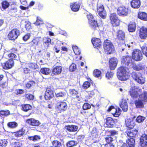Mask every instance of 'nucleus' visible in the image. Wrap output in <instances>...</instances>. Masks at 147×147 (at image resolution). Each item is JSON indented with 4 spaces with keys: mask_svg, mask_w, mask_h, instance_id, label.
Here are the masks:
<instances>
[{
    "mask_svg": "<svg viewBox=\"0 0 147 147\" xmlns=\"http://www.w3.org/2000/svg\"><path fill=\"white\" fill-rule=\"evenodd\" d=\"M139 99L136 100L134 101V104L137 108H143L144 107V104L147 102V91H144L140 94Z\"/></svg>",
    "mask_w": 147,
    "mask_h": 147,
    "instance_id": "obj_1",
    "label": "nucleus"
},
{
    "mask_svg": "<svg viewBox=\"0 0 147 147\" xmlns=\"http://www.w3.org/2000/svg\"><path fill=\"white\" fill-rule=\"evenodd\" d=\"M87 18L91 29L94 31L98 30L99 26L97 21L94 19L91 13L88 14Z\"/></svg>",
    "mask_w": 147,
    "mask_h": 147,
    "instance_id": "obj_2",
    "label": "nucleus"
},
{
    "mask_svg": "<svg viewBox=\"0 0 147 147\" xmlns=\"http://www.w3.org/2000/svg\"><path fill=\"white\" fill-rule=\"evenodd\" d=\"M128 68L124 66H121L118 69V71L121 75H119L117 76L119 80L121 81H125L128 78V72L127 71Z\"/></svg>",
    "mask_w": 147,
    "mask_h": 147,
    "instance_id": "obj_3",
    "label": "nucleus"
},
{
    "mask_svg": "<svg viewBox=\"0 0 147 147\" xmlns=\"http://www.w3.org/2000/svg\"><path fill=\"white\" fill-rule=\"evenodd\" d=\"M142 90L141 88L136 86L131 87L129 91V94L133 99H136L139 97V92L142 93Z\"/></svg>",
    "mask_w": 147,
    "mask_h": 147,
    "instance_id": "obj_4",
    "label": "nucleus"
},
{
    "mask_svg": "<svg viewBox=\"0 0 147 147\" xmlns=\"http://www.w3.org/2000/svg\"><path fill=\"white\" fill-rule=\"evenodd\" d=\"M20 34V30L17 28H14L9 32L7 38L9 40L14 41L18 38Z\"/></svg>",
    "mask_w": 147,
    "mask_h": 147,
    "instance_id": "obj_5",
    "label": "nucleus"
},
{
    "mask_svg": "<svg viewBox=\"0 0 147 147\" xmlns=\"http://www.w3.org/2000/svg\"><path fill=\"white\" fill-rule=\"evenodd\" d=\"M131 77L135 81L140 84H143L145 82V78L143 77L140 72H133L131 74Z\"/></svg>",
    "mask_w": 147,
    "mask_h": 147,
    "instance_id": "obj_6",
    "label": "nucleus"
},
{
    "mask_svg": "<svg viewBox=\"0 0 147 147\" xmlns=\"http://www.w3.org/2000/svg\"><path fill=\"white\" fill-rule=\"evenodd\" d=\"M110 23L113 27L118 26L120 25V20L115 13H111L109 16Z\"/></svg>",
    "mask_w": 147,
    "mask_h": 147,
    "instance_id": "obj_7",
    "label": "nucleus"
},
{
    "mask_svg": "<svg viewBox=\"0 0 147 147\" xmlns=\"http://www.w3.org/2000/svg\"><path fill=\"white\" fill-rule=\"evenodd\" d=\"M103 48L105 51L107 52L108 54H111L114 50L113 44L110 40L108 39L105 40Z\"/></svg>",
    "mask_w": 147,
    "mask_h": 147,
    "instance_id": "obj_8",
    "label": "nucleus"
},
{
    "mask_svg": "<svg viewBox=\"0 0 147 147\" xmlns=\"http://www.w3.org/2000/svg\"><path fill=\"white\" fill-rule=\"evenodd\" d=\"M132 59L136 61H141L143 58V55L141 51L138 49H135L131 53Z\"/></svg>",
    "mask_w": 147,
    "mask_h": 147,
    "instance_id": "obj_9",
    "label": "nucleus"
},
{
    "mask_svg": "<svg viewBox=\"0 0 147 147\" xmlns=\"http://www.w3.org/2000/svg\"><path fill=\"white\" fill-rule=\"evenodd\" d=\"M67 107V105L66 102L60 101L57 103L55 109L58 113H61L65 111Z\"/></svg>",
    "mask_w": 147,
    "mask_h": 147,
    "instance_id": "obj_10",
    "label": "nucleus"
},
{
    "mask_svg": "<svg viewBox=\"0 0 147 147\" xmlns=\"http://www.w3.org/2000/svg\"><path fill=\"white\" fill-rule=\"evenodd\" d=\"M54 95L53 88L51 86L47 87L46 88L44 96L45 99L49 100L53 97Z\"/></svg>",
    "mask_w": 147,
    "mask_h": 147,
    "instance_id": "obj_11",
    "label": "nucleus"
},
{
    "mask_svg": "<svg viewBox=\"0 0 147 147\" xmlns=\"http://www.w3.org/2000/svg\"><path fill=\"white\" fill-rule=\"evenodd\" d=\"M117 12V14L119 16H127L128 14V9L125 6H120L118 7Z\"/></svg>",
    "mask_w": 147,
    "mask_h": 147,
    "instance_id": "obj_12",
    "label": "nucleus"
},
{
    "mask_svg": "<svg viewBox=\"0 0 147 147\" xmlns=\"http://www.w3.org/2000/svg\"><path fill=\"white\" fill-rule=\"evenodd\" d=\"M26 122L29 125L34 127H38L41 124V123L39 120L33 118L27 119Z\"/></svg>",
    "mask_w": 147,
    "mask_h": 147,
    "instance_id": "obj_13",
    "label": "nucleus"
},
{
    "mask_svg": "<svg viewBox=\"0 0 147 147\" xmlns=\"http://www.w3.org/2000/svg\"><path fill=\"white\" fill-rule=\"evenodd\" d=\"M138 35L142 40H145L147 38V28L142 27L139 29Z\"/></svg>",
    "mask_w": 147,
    "mask_h": 147,
    "instance_id": "obj_14",
    "label": "nucleus"
},
{
    "mask_svg": "<svg viewBox=\"0 0 147 147\" xmlns=\"http://www.w3.org/2000/svg\"><path fill=\"white\" fill-rule=\"evenodd\" d=\"M121 61L122 64L128 66L129 64L132 63V58L129 56H124L121 59Z\"/></svg>",
    "mask_w": 147,
    "mask_h": 147,
    "instance_id": "obj_15",
    "label": "nucleus"
},
{
    "mask_svg": "<svg viewBox=\"0 0 147 147\" xmlns=\"http://www.w3.org/2000/svg\"><path fill=\"white\" fill-rule=\"evenodd\" d=\"M118 60L115 57H112L109 59V67L111 70H114L117 66Z\"/></svg>",
    "mask_w": 147,
    "mask_h": 147,
    "instance_id": "obj_16",
    "label": "nucleus"
},
{
    "mask_svg": "<svg viewBox=\"0 0 147 147\" xmlns=\"http://www.w3.org/2000/svg\"><path fill=\"white\" fill-rule=\"evenodd\" d=\"M91 42L95 48L98 49L100 48L102 46V42L100 38H93L91 39Z\"/></svg>",
    "mask_w": 147,
    "mask_h": 147,
    "instance_id": "obj_17",
    "label": "nucleus"
},
{
    "mask_svg": "<svg viewBox=\"0 0 147 147\" xmlns=\"http://www.w3.org/2000/svg\"><path fill=\"white\" fill-rule=\"evenodd\" d=\"M140 144L141 147H147V135L142 134L140 138Z\"/></svg>",
    "mask_w": 147,
    "mask_h": 147,
    "instance_id": "obj_18",
    "label": "nucleus"
},
{
    "mask_svg": "<svg viewBox=\"0 0 147 147\" xmlns=\"http://www.w3.org/2000/svg\"><path fill=\"white\" fill-rule=\"evenodd\" d=\"M3 65V68L5 69L11 68L14 65V61L12 59H9L5 62Z\"/></svg>",
    "mask_w": 147,
    "mask_h": 147,
    "instance_id": "obj_19",
    "label": "nucleus"
},
{
    "mask_svg": "<svg viewBox=\"0 0 147 147\" xmlns=\"http://www.w3.org/2000/svg\"><path fill=\"white\" fill-rule=\"evenodd\" d=\"M62 71V67L61 66H56L52 69L53 76H57L60 74Z\"/></svg>",
    "mask_w": 147,
    "mask_h": 147,
    "instance_id": "obj_20",
    "label": "nucleus"
},
{
    "mask_svg": "<svg viewBox=\"0 0 147 147\" xmlns=\"http://www.w3.org/2000/svg\"><path fill=\"white\" fill-rule=\"evenodd\" d=\"M80 5V3L79 2H76L71 3L70 7L72 11L76 12L79 10Z\"/></svg>",
    "mask_w": 147,
    "mask_h": 147,
    "instance_id": "obj_21",
    "label": "nucleus"
},
{
    "mask_svg": "<svg viewBox=\"0 0 147 147\" xmlns=\"http://www.w3.org/2000/svg\"><path fill=\"white\" fill-rule=\"evenodd\" d=\"M43 46L45 49H47L51 44V39L49 38L45 37L43 39Z\"/></svg>",
    "mask_w": 147,
    "mask_h": 147,
    "instance_id": "obj_22",
    "label": "nucleus"
},
{
    "mask_svg": "<svg viewBox=\"0 0 147 147\" xmlns=\"http://www.w3.org/2000/svg\"><path fill=\"white\" fill-rule=\"evenodd\" d=\"M138 131L136 129H135L130 131V130L127 129L125 133L130 138H135L136 136H137Z\"/></svg>",
    "mask_w": 147,
    "mask_h": 147,
    "instance_id": "obj_23",
    "label": "nucleus"
},
{
    "mask_svg": "<svg viewBox=\"0 0 147 147\" xmlns=\"http://www.w3.org/2000/svg\"><path fill=\"white\" fill-rule=\"evenodd\" d=\"M78 127L74 125H68L65 126V128L69 132H74L77 131Z\"/></svg>",
    "mask_w": 147,
    "mask_h": 147,
    "instance_id": "obj_24",
    "label": "nucleus"
},
{
    "mask_svg": "<svg viewBox=\"0 0 147 147\" xmlns=\"http://www.w3.org/2000/svg\"><path fill=\"white\" fill-rule=\"evenodd\" d=\"M131 7L134 9H138L141 5V2L140 0H132L130 2Z\"/></svg>",
    "mask_w": 147,
    "mask_h": 147,
    "instance_id": "obj_25",
    "label": "nucleus"
},
{
    "mask_svg": "<svg viewBox=\"0 0 147 147\" xmlns=\"http://www.w3.org/2000/svg\"><path fill=\"white\" fill-rule=\"evenodd\" d=\"M120 106L124 112H126L128 109V107L127 101L124 99H121L120 104Z\"/></svg>",
    "mask_w": 147,
    "mask_h": 147,
    "instance_id": "obj_26",
    "label": "nucleus"
},
{
    "mask_svg": "<svg viewBox=\"0 0 147 147\" xmlns=\"http://www.w3.org/2000/svg\"><path fill=\"white\" fill-rule=\"evenodd\" d=\"M116 38L119 40H124L125 34V33L121 30H119L116 35Z\"/></svg>",
    "mask_w": 147,
    "mask_h": 147,
    "instance_id": "obj_27",
    "label": "nucleus"
},
{
    "mask_svg": "<svg viewBox=\"0 0 147 147\" xmlns=\"http://www.w3.org/2000/svg\"><path fill=\"white\" fill-rule=\"evenodd\" d=\"M125 124L127 129L130 130L134 128L135 126V123L133 121H131L130 119H127L125 121Z\"/></svg>",
    "mask_w": 147,
    "mask_h": 147,
    "instance_id": "obj_28",
    "label": "nucleus"
},
{
    "mask_svg": "<svg viewBox=\"0 0 147 147\" xmlns=\"http://www.w3.org/2000/svg\"><path fill=\"white\" fill-rule=\"evenodd\" d=\"M21 109L23 111L27 112L31 110L32 109V106L28 104H22L21 105Z\"/></svg>",
    "mask_w": 147,
    "mask_h": 147,
    "instance_id": "obj_29",
    "label": "nucleus"
},
{
    "mask_svg": "<svg viewBox=\"0 0 147 147\" xmlns=\"http://www.w3.org/2000/svg\"><path fill=\"white\" fill-rule=\"evenodd\" d=\"M132 67L133 69L137 71H139L144 69L145 67L141 63H139L137 64H134Z\"/></svg>",
    "mask_w": 147,
    "mask_h": 147,
    "instance_id": "obj_30",
    "label": "nucleus"
},
{
    "mask_svg": "<svg viewBox=\"0 0 147 147\" xmlns=\"http://www.w3.org/2000/svg\"><path fill=\"white\" fill-rule=\"evenodd\" d=\"M25 130L22 127L18 131L14 132L13 134L16 137H20L23 136L25 134Z\"/></svg>",
    "mask_w": 147,
    "mask_h": 147,
    "instance_id": "obj_31",
    "label": "nucleus"
},
{
    "mask_svg": "<svg viewBox=\"0 0 147 147\" xmlns=\"http://www.w3.org/2000/svg\"><path fill=\"white\" fill-rule=\"evenodd\" d=\"M39 42V40L38 38L37 37H34L31 41L29 42L28 44L29 46L31 47L38 45Z\"/></svg>",
    "mask_w": 147,
    "mask_h": 147,
    "instance_id": "obj_32",
    "label": "nucleus"
},
{
    "mask_svg": "<svg viewBox=\"0 0 147 147\" xmlns=\"http://www.w3.org/2000/svg\"><path fill=\"white\" fill-rule=\"evenodd\" d=\"M138 18L142 20L147 21V13L144 12H139L138 15Z\"/></svg>",
    "mask_w": 147,
    "mask_h": 147,
    "instance_id": "obj_33",
    "label": "nucleus"
},
{
    "mask_svg": "<svg viewBox=\"0 0 147 147\" xmlns=\"http://www.w3.org/2000/svg\"><path fill=\"white\" fill-rule=\"evenodd\" d=\"M136 27L135 22H131L128 25V30L130 32H134L136 30Z\"/></svg>",
    "mask_w": 147,
    "mask_h": 147,
    "instance_id": "obj_34",
    "label": "nucleus"
},
{
    "mask_svg": "<svg viewBox=\"0 0 147 147\" xmlns=\"http://www.w3.org/2000/svg\"><path fill=\"white\" fill-rule=\"evenodd\" d=\"M115 123L114 120L111 117H108L106 119V124L109 127H112Z\"/></svg>",
    "mask_w": 147,
    "mask_h": 147,
    "instance_id": "obj_35",
    "label": "nucleus"
},
{
    "mask_svg": "<svg viewBox=\"0 0 147 147\" xmlns=\"http://www.w3.org/2000/svg\"><path fill=\"white\" fill-rule=\"evenodd\" d=\"M91 137L92 138V140H94V142H96L98 141V135L96 131L92 130L91 131Z\"/></svg>",
    "mask_w": 147,
    "mask_h": 147,
    "instance_id": "obj_36",
    "label": "nucleus"
},
{
    "mask_svg": "<svg viewBox=\"0 0 147 147\" xmlns=\"http://www.w3.org/2000/svg\"><path fill=\"white\" fill-rule=\"evenodd\" d=\"M126 143L128 146L129 147H135V140L133 138H128L126 140Z\"/></svg>",
    "mask_w": 147,
    "mask_h": 147,
    "instance_id": "obj_37",
    "label": "nucleus"
},
{
    "mask_svg": "<svg viewBox=\"0 0 147 147\" xmlns=\"http://www.w3.org/2000/svg\"><path fill=\"white\" fill-rule=\"evenodd\" d=\"M10 114V111L8 110H0V117L4 118Z\"/></svg>",
    "mask_w": 147,
    "mask_h": 147,
    "instance_id": "obj_38",
    "label": "nucleus"
},
{
    "mask_svg": "<svg viewBox=\"0 0 147 147\" xmlns=\"http://www.w3.org/2000/svg\"><path fill=\"white\" fill-rule=\"evenodd\" d=\"M28 67L31 71H34L35 69L38 68V66L35 63H30L28 64Z\"/></svg>",
    "mask_w": 147,
    "mask_h": 147,
    "instance_id": "obj_39",
    "label": "nucleus"
},
{
    "mask_svg": "<svg viewBox=\"0 0 147 147\" xmlns=\"http://www.w3.org/2000/svg\"><path fill=\"white\" fill-rule=\"evenodd\" d=\"M69 92L70 95L73 98H76V97L77 96L78 94V91L73 89H69Z\"/></svg>",
    "mask_w": 147,
    "mask_h": 147,
    "instance_id": "obj_40",
    "label": "nucleus"
},
{
    "mask_svg": "<svg viewBox=\"0 0 147 147\" xmlns=\"http://www.w3.org/2000/svg\"><path fill=\"white\" fill-rule=\"evenodd\" d=\"M120 111L121 109L119 108L115 107V109L113 110L112 114L114 117H117L120 114Z\"/></svg>",
    "mask_w": 147,
    "mask_h": 147,
    "instance_id": "obj_41",
    "label": "nucleus"
},
{
    "mask_svg": "<svg viewBox=\"0 0 147 147\" xmlns=\"http://www.w3.org/2000/svg\"><path fill=\"white\" fill-rule=\"evenodd\" d=\"M85 110H81L80 112V113L85 117H88L92 115V113L90 111H84Z\"/></svg>",
    "mask_w": 147,
    "mask_h": 147,
    "instance_id": "obj_42",
    "label": "nucleus"
},
{
    "mask_svg": "<svg viewBox=\"0 0 147 147\" xmlns=\"http://www.w3.org/2000/svg\"><path fill=\"white\" fill-rule=\"evenodd\" d=\"M50 71L49 68L43 67L40 69V71L42 74L48 75L49 74Z\"/></svg>",
    "mask_w": 147,
    "mask_h": 147,
    "instance_id": "obj_43",
    "label": "nucleus"
},
{
    "mask_svg": "<svg viewBox=\"0 0 147 147\" xmlns=\"http://www.w3.org/2000/svg\"><path fill=\"white\" fill-rule=\"evenodd\" d=\"M7 125L10 128H14L18 126V124L15 121L10 122L7 123Z\"/></svg>",
    "mask_w": 147,
    "mask_h": 147,
    "instance_id": "obj_44",
    "label": "nucleus"
},
{
    "mask_svg": "<svg viewBox=\"0 0 147 147\" xmlns=\"http://www.w3.org/2000/svg\"><path fill=\"white\" fill-rule=\"evenodd\" d=\"M40 139V136L37 135H35L34 136H29L28 137V139L30 140L36 142L38 141Z\"/></svg>",
    "mask_w": 147,
    "mask_h": 147,
    "instance_id": "obj_45",
    "label": "nucleus"
},
{
    "mask_svg": "<svg viewBox=\"0 0 147 147\" xmlns=\"http://www.w3.org/2000/svg\"><path fill=\"white\" fill-rule=\"evenodd\" d=\"M78 143L77 142L74 140H71L67 142L66 144L67 147H72L77 145Z\"/></svg>",
    "mask_w": 147,
    "mask_h": 147,
    "instance_id": "obj_46",
    "label": "nucleus"
},
{
    "mask_svg": "<svg viewBox=\"0 0 147 147\" xmlns=\"http://www.w3.org/2000/svg\"><path fill=\"white\" fill-rule=\"evenodd\" d=\"M53 147H61L62 145L61 143L57 140H54L52 142Z\"/></svg>",
    "mask_w": 147,
    "mask_h": 147,
    "instance_id": "obj_47",
    "label": "nucleus"
},
{
    "mask_svg": "<svg viewBox=\"0 0 147 147\" xmlns=\"http://www.w3.org/2000/svg\"><path fill=\"white\" fill-rule=\"evenodd\" d=\"M35 84V82L34 81L30 80L26 84L25 86L27 89H29L32 86H34Z\"/></svg>",
    "mask_w": 147,
    "mask_h": 147,
    "instance_id": "obj_48",
    "label": "nucleus"
},
{
    "mask_svg": "<svg viewBox=\"0 0 147 147\" xmlns=\"http://www.w3.org/2000/svg\"><path fill=\"white\" fill-rule=\"evenodd\" d=\"M17 55L18 54L10 52L7 55V56L10 58V59H12L13 60H16L17 58Z\"/></svg>",
    "mask_w": 147,
    "mask_h": 147,
    "instance_id": "obj_49",
    "label": "nucleus"
},
{
    "mask_svg": "<svg viewBox=\"0 0 147 147\" xmlns=\"http://www.w3.org/2000/svg\"><path fill=\"white\" fill-rule=\"evenodd\" d=\"M93 75L95 77L98 78L100 77L101 76V71L97 69L94 70L93 73Z\"/></svg>",
    "mask_w": 147,
    "mask_h": 147,
    "instance_id": "obj_50",
    "label": "nucleus"
},
{
    "mask_svg": "<svg viewBox=\"0 0 147 147\" xmlns=\"http://www.w3.org/2000/svg\"><path fill=\"white\" fill-rule=\"evenodd\" d=\"M43 21L42 19L39 16L36 17V20L34 24L36 26H39L41 24H43Z\"/></svg>",
    "mask_w": 147,
    "mask_h": 147,
    "instance_id": "obj_51",
    "label": "nucleus"
},
{
    "mask_svg": "<svg viewBox=\"0 0 147 147\" xmlns=\"http://www.w3.org/2000/svg\"><path fill=\"white\" fill-rule=\"evenodd\" d=\"M10 145L11 147H22L21 143L18 142H11Z\"/></svg>",
    "mask_w": 147,
    "mask_h": 147,
    "instance_id": "obj_52",
    "label": "nucleus"
},
{
    "mask_svg": "<svg viewBox=\"0 0 147 147\" xmlns=\"http://www.w3.org/2000/svg\"><path fill=\"white\" fill-rule=\"evenodd\" d=\"M26 98L29 101L33 100L34 98V96L31 94H27L25 95Z\"/></svg>",
    "mask_w": 147,
    "mask_h": 147,
    "instance_id": "obj_53",
    "label": "nucleus"
},
{
    "mask_svg": "<svg viewBox=\"0 0 147 147\" xmlns=\"http://www.w3.org/2000/svg\"><path fill=\"white\" fill-rule=\"evenodd\" d=\"M91 108V105L88 102L84 103L82 106V109L84 110L89 109Z\"/></svg>",
    "mask_w": 147,
    "mask_h": 147,
    "instance_id": "obj_54",
    "label": "nucleus"
},
{
    "mask_svg": "<svg viewBox=\"0 0 147 147\" xmlns=\"http://www.w3.org/2000/svg\"><path fill=\"white\" fill-rule=\"evenodd\" d=\"M142 51L143 54L147 57V44H145L142 48Z\"/></svg>",
    "mask_w": 147,
    "mask_h": 147,
    "instance_id": "obj_55",
    "label": "nucleus"
},
{
    "mask_svg": "<svg viewBox=\"0 0 147 147\" xmlns=\"http://www.w3.org/2000/svg\"><path fill=\"white\" fill-rule=\"evenodd\" d=\"M145 119V118L144 117L140 115L137 117L136 121L138 123H141L143 122Z\"/></svg>",
    "mask_w": 147,
    "mask_h": 147,
    "instance_id": "obj_56",
    "label": "nucleus"
},
{
    "mask_svg": "<svg viewBox=\"0 0 147 147\" xmlns=\"http://www.w3.org/2000/svg\"><path fill=\"white\" fill-rule=\"evenodd\" d=\"M99 16L103 19H105L107 16V13L106 11L104 10L101 11V12L98 13Z\"/></svg>",
    "mask_w": 147,
    "mask_h": 147,
    "instance_id": "obj_57",
    "label": "nucleus"
},
{
    "mask_svg": "<svg viewBox=\"0 0 147 147\" xmlns=\"http://www.w3.org/2000/svg\"><path fill=\"white\" fill-rule=\"evenodd\" d=\"M7 142L5 139H0V146L5 147L7 146Z\"/></svg>",
    "mask_w": 147,
    "mask_h": 147,
    "instance_id": "obj_58",
    "label": "nucleus"
},
{
    "mask_svg": "<svg viewBox=\"0 0 147 147\" xmlns=\"http://www.w3.org/2000/svg\"><path fill=\"white\" fill-rule=\"evenodd\" d=\"M3 8L5 9L7 8L9 6V3L6 1H3L1 3Z\"/></svg>",
    "mask_w": 147,
    "mask_h": 147,
    "instance_id": "obj_59",
    "label": "nucleus"
},
{
    "mask_svg": "<svg viewBox=\"0 0 147 147\" xmlns=\"http://www.w3.org/2000/svg\"><path fill=\"white\" fill-rule=\"evenodd\" d=\"M105 10L104 7L103 5L102 4L99 5L97 7V11L98 13L101 12V11H102Z\"/></svg>",
    "mask_w": 147,
    "mask_h": 147,
    "instance_id": "obj_60",
    "label": "nucleus"
},
{
    "mask_svg": "<svg viewBox=\"0 0 147 147\" xmlns=\"http://www.w3.org/2000/svg\"><path fill=\"white\" fill-rule=\"evenodd\" d=\"M77 69L76 65L74 63H72L69 67V70L71 71H75Z\"/></svg>",
    "mask_w": 147,
    "mask_h": 147,
    "instance_id": "obj_61",
    "label": "nucleus"
},
{
    "mask_svg": "<svg viewBox=\"0 0 147 147\" xmlns=\"http://www.w3.org/2000/svg\"><path fill=\"white\" fill-rule=\"evenodd\" d=\"M90 86V83L88 81H85L82 85V87L84 89H86L88 88Z\"/></svg>",
    "mask_w": 147,
    "mask_h": 147,
    "instance_id": "obj_62",
    "label": "nucleus"
},
{
    "mask_svg": "<svg viewBox=\"0 0 147 147\" xmlns=\"http://www.w3.org/2000/svg\"><path fill=\"white\" fill-rule=\"evenodd\" d=\"M30 34L27 33L23 36L22 39L24 41H26L30 38Z\"/></svg>",
    "mask_w": 147,
    "mask_h": 147,
    "instance_id": "obj_63",
    "label": "nucleus"
},
{
    "mask_svg": "<svg viewBox=\"0 0 147 147\" xmlns=\"http://www.w3.org/2000/svg\"><path fill=\"white\" fill-rule=\"evenodd\" d=\"M74 51L76 55H79L80 54L81 52L80 50L77 47H75L73 48Z\"/></svg>",
    "mask_w": 147,
    "mask_h": 147,
    "instance_id": "obj_64",
    "label": "nucleus"
}]
</instances>
